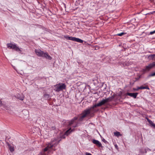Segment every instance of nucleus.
<instances>
[{
    "label": "nucleus",
    "mask_w": 155,
    "mask_h": 155,
    "mask_svg": "<svg viewBox=\"0 0 155 155\" xmlns=\"http://www.w3.org/2000/svg\"><path fill=\"white\" fill-rule=\"evenodd\" d=\"M92 142L95 144H96L97 146L98 147H101V144L100 142L99 141L93 139L92 140Z\"/></svg>",
    "instance_id": "9d476101"
},
{
    "label": "nucleus",
    "mask_w": 155,
    "mask_h": 155,
    "mask_svg": "<svg viewBox=\"0 0 155 155\" xmlns=\"http://www.w3.org/2000/svg\"><path fill=\"white\" fill-rule=\"evenodd\" d=\"M61 140H58L56 138L54 139L51 141L47 145V146L41 151L38 155H48V153L52 150H55L54 147L57 145Z\"/></svg>",
    "instance_id": "f03ea898"
},
{
    "label": "nucleus",
    "mask_w": 155,
    "mask_h": 155,
    "mask_svg": "<svg viewBox=\"0 0 155 155\" xmlns=\"http://www.w3.org/2000/svg\"><path fill=\"white\" fill-rule=\"evenodd\" d=\"M64 37L67 40H71L80 43H82L83 42V40L75 37H72L71 36H69L68 35H65L64 36Z\"/></svg>",
    "instance_id": "0eeeda50"
},
{
    "label": "nucleus",
    "mask_w": 155,
    "mask_h": 155,
    "mask_svg": "<svg viewBox=\"0 0 155 155\" xmlns=\"http://www.w3.org/2000/svg\"><path fill=\"white\" fill-rule=\"evenodd\" d=\"M147 150V151H150V150L149 148H146L145 149V150Z\"/></svg>",
    "instance_id": "5701e85b"
},
{
    "label": "nucleus",
    "mask_w": 155,
    "mask_h": 155,
    "mask_svg": "<svg viewBox=\"0 0 155 155\" xmlns=\"http://www.w3.org/2000/svg\"><path fill=\"white\" fill-rule=\"evenodd\" d=\"M106 142V141L104 139V142Z\"/></svg>",
    "instance_id": "2f4dec72"
},
{
    "label": "nucleus",
    "mask_w": 155,
    "mask_h": 155,
    "mask_svg": "<svg viewBox=\"0 0 155 155\" xmlns=\"http://www.w3.org/2000/svg\"><path fill=\"white\" fill-rule=\"evenodd\" d=\"M115 147L116 149H118V146H117V144H116L115 145Z\"/></svg>",
    "instance_id": "393cba45"
},
{
    "label": "nucleus",
    "mask_w": 155,
    "mask_h": 155,
    "mask_svg": "<svg viewBox=\"0 0 155 155\" xmlns=\"http://www.w3.org/2000/svg\"><path fill=\"white\" fill-rule=\"evenodd\" d=\"M2 101L0 99V106H1L2 105Z\"/></svg>",
    "instance_id": "cd10ccee"
},
{
    "label": "nucleus",
    "mask_w": 155,
    "mask_h": 155,
    "mask_svg": "<svg viewBox=\"0 0 155 155\" xmlns=\"http://www.w3.org/2000/svg\"><path fill=\"white\" fill-rule=\"evenodd\" d=\"M139 88H140V89H147L148 90L150 89L147 86H145V87L142 86L140 87Z\"/></svg>",
    "instance_id": "dca6fc26"
},
{
    "label": "nucleus",
    "mask_w": 155,
    "mask_h": 155,
    "mask_svg": "<svg viewBox=\"0 0 155 155\" xmlns=\"http://www.w3.org/2000/svg\"><path fill=\"white\" fill-rule=\"evenodd\" d=\"M78 118L77 117H74L73 119L69 122V125L71 127L65 133L64 135L61 137V138H64L65 137V135H68L70 133L73 131L74 128L77 127L78 126V124L75 121Z\"/></svg>",
    "instance_id": "7ed1b4c3"
},
{
    "label": "nucleus",
    "mask_w": 155,
    "mask_h": 155,
    "mask_svg": "<svg viewBox=\"0 0 155 155\" xmlns=\"http://www.w3.org/2000/svg\"><path fill=\"white\" fill-rule=\"evenodd\" d=\"M35 52L36 54L38 56L45 57L49 60L51 59V57L48 54L47 52L45 53L40 49H35Z\"/></svg>",
    "instance_id": "20e7f679"
},
{
    "label": "nucleus",
    "mask_w": 155,
    "mask_h": 155,
    "mask_svg": "<svg viewBox=\"0 0 155 155\" xmlns=\"http://www.w3.org/2000/svg\"><path fill=\"white\" fill-rule=\"evenodd\" d=\"M114 134L115 136L117 137L121 136V134H120V133L118 131H116L114 132Z\"/></svg>",
    "instance_id": "4468645a"
},
{
    "label": "nucleus",
    "mask_w": 155,
    "mask_h": 155,
    "mask_svg": "<svg viewBox=\"0 0 155 155\" xmlns=\"http://www.w3.org/2000/svg\"><path fill=\"white\" fill-rule=\"evenodd\" d=\"M114 97L113 96L108 97L106 99H104L106 103L107 102L111 101L114 98Z\"/></svg>",
    "instance_id": "9b49d317"
},
{
    "label": "nucleus",
    "mask_w": 155,
    "mask_h": 155,
    "mask_svg": "<svg viewBox=\"0 0 155 155\" xmlns=\"http://www.w3.org/2000/svg\"><path fill=\"white\" fill-rule=\"evenodd\" d=\"M155 33V30L150 32L149 35H152Z\"/></svg>",
    "instance_id": "412c9836"
},
{
    "label": "nucleus",
    "mask_w": 155,
    "mask_h": 155,
    "mask_svg": "<svg viewBox=\"0 0 155 155\" xmlns=\"http://www.w3.org/2000/svg\"><path fill=\"white\" fill-rule=\"evenodd\" d=\"M155 66V62H153L149 64L148 66H146L145 68V70L146 71H149Z\"/></svg>",
    "instance_id": "1a4fd4ad"
},
{
    "label": "nucleus",
    "mask_w": 155,
    "mask_h": 155,
    "mask_svg": "<svg viewBox=\"0 0 155 155\" xmlns=\"http://www.w3.org/2000/svg\"><path fill=\"white\" fill-rule=\"evenodd\" d=\"M140 87H137V88L136 89H134V91H137L139 89H140Z\"/></svg>",
    "instance_id": "4be33fe9"
},
{
    "label": "nucleus",
    "mask_w": 155,
    "mask_h": 155,
    "mask_svg": "<svg viewBox=\"0 0 155 155\" xmlns=\"http://www.w3.org/2000/svg\"><path fill=\"white\" fill-rule=\"evenodd\" d=\"M149 123L151 126L155 128V124L152 121H150Z\"/></svg>",
    "instance_id": "f3484780"
},
{
    "label": "nucleus",
    "mask_w": 155,
    "mask_h": 155,
    "mask_svg": "<svg viewBox=\"0 0 155 155\" xmlns=\"http://www.w3.org/2000/svg\"><path fill=\"white\" fill-rule=\"evenodd\" d=\"M23 112H26V113H28V111L26 110H24L23 111Z\"/></svg>",
    "instance_id": "7c9ffc66"
},
{
    "label": "nucleus",
    "mask_w": 155,
    "mask_h": 155,
    "mask_svg": "<svg viewBox=\"0 0 155 155\" xmlns=\"http://www.w3.org/2000/svg\"><path fill=\"white\" fill-rule=\"evenodd\" d=\"M54 90L56 92H59L65 89L66 86L64 83H59L54 85Z\"/></svg>",
    "instance_id": "39448f33"
},
{
    "label": "nucleus",
    "mask_w": 155,
    "mask_h": 155,
    "mask_svg": "<svg viewBox=\"0 0 155 155\" xmlns=\"http://www.w3.org/2000/svg\"><path fill=\"white\" fill-rule=\"evenodd\" d=\"M44 97L45 99H48L50 98V96L49 94H45L44 95Z\"/></svg>",
    "instance_id": "2eb2a0df"
},
{
    "label": "nucleus",
    "mask_w": 155,
    "mask_h": 155,
    "mask_svg": "<svg viewBox=\"0 0 155 155\" xmlns=\"http://www.w3.org/2000/svg\"><path fill=\"white\" fill-rule=\"evenodd\" d=\"M149 56L152 59L155 60V54H151Z\"/></svg>",
    "instance_id": "a211bd4d"
},
{
    "label": "nucleus",
    "mask_w": 155,
    "mask_h": 155,
    "mask_svg": "<svg viewBox=\"0 0 155 155\" xmlns=\"http://www.w3.org/2000/svg\"><path fill=\"white\" fill-rule=\"evenodd\" d=\"M155 13V11H153L152 12V13Z\"/></svg>",
    "instance_id": "473e14b6"
},
{
    "label": "nucleus",
    "mask_w": 155,
    "mask_h": 155,
    "mask_svg": "<svg viewBox=\"0 0 155 155\" xmlns=\"http://www.w3.org/2000/svg\"><path fill=\"white\" fill-rule=\"evenodd\" d=\"M122 95V92H120V93L119 94V96H121Z\"/></svg>",
    "instance_id": "a878e982"
},
{
    "label": "nucleus",
    "mask_w": 155,
    "mask_h": 155,
    "mask_svg": "<svg viewBox=\"0 0 155 155\" xmlns=\"http://www.w3.org/2000/svg\"><path fill=\"white\" fill-rule=\"evenodd\" d=\"M13 68L17 72L18 71H17V70H16V68L15 67V66H13Z\"/></svg>",
    "instance_id": "c85d7f7f"
},
{
    "label": "nucleus",
    "mask_w": 155,
    "mask_h": 155,
    "mask_svg": "<svg viewBox=\"0 0 155 155\" xmlns=\"http://www.w3.org/2000/svg\"><path fill=\"white\" fill-rule=\"evenodd\" d=\"M85 155H92L91 153H88V152H86V153H85Z\"/></svg>",
    "instance_id": "b1692460"
},
{
    "label": "nucleus",
    "mask_w": 155,
    "mask_h": 155,
    "mask_svg": "<svg viewBox=\"0 0 155 155\" xmlns=\"http://www.w3.org/2000/svg\"><path fill=\"white\" fill-rule=\"evenodd\" d=\"M145 153H147V150H145Z\"/></svg>",
    "instance_id": "72a5a7b5"
},
{
    "label": "nucleus",
    "mask_w": 155,
    "mask_h": 155,
    "mask_svg": "<svg viewBox=\"0 0 155 155\" xmlns=\"http://www.w3.org/2000/svg\"><path fill=\"white\" fill-rule=\"evenodd\" d=\"M7 47L10 49H12L15 50V51L18 52H21L22 51L21 48H19L17 46V45L13 44L12 43H8L7 44Z\"/></svg>",
    "instance_id": "423d86ee"
},
{
    "label": "nucleus",
    "mask_w": 155,
    "mask_h": 155,
    "mask_svg": "<svg viewBox=\"0 0 155 155\" xmlns=\"http://www.w3.org/2000/svg\"><path fill=\"white\" fill-rule=\"evenodd\" d=\"M125 33L124 32H122L121 33H119L117 34V35L119 36H122L123 35L125 34Z\"/></svg>",
    "instance_id": "aec40b11"
},
{
    "label": "nucleus",
    "mask_w": 155,
    "mask_h": 155,
    "mask_svg": "<svg viewBox=\"0 0 155 155\" xmlns=\"http://www.w3.org/2000/svg\"><path fill=\"white\" fill-rule=\"evenodd\" d=\"M51 129L52 130H54L55 129V127H51Z\"/></svg>",
    "instance_id": "c756f323"
},
{
    "label": "nucleus",
    "mask_w": 155,
    "mask_h": 155,
    "mask_svg": "<svg viewBox=\"0 0 155 155\" xmlns=\"http://www.w3.org/2000/svg\"><path fill=\"white\" fill-rule=\"evenodd\" d=\"M155 76V72L149 74L148 76V77H150L153 76Z\"/></svg>",
    "instance_id": "6ab92c4d"
},
{
    "label": "nucleus",
    "mask_w": 155,
    "mask_h": 155,
    "mask_svg": "<svg viewBox=\"0 0 155 155\" xmlns=\"http://www.w3.org/2000/svg\"><path fill=\"white\" fill-rule=\"evenodd\" d=\"M106 104L104 99H103L100 102L92 106L85 110L82 111L81 114L78 117V120L79 121H82L84 119L89 115L92 114L97 111L94 108L97 107H100Z\"/></svg>",
    "instance_id": "f257e3e1"
},
{
    "label": "nucleus",
    "mask_w": 155,
    "mask_h": 155,
    "mask_svg": "<svg viewBox=\"0 0 155 155\" xmlns=\"http://www.w3.org/2000/svg\"><path fill=\"white\" fill-rule=\"evenodd\" d=\"M8 148L11 152H12L14 150V147L12 145L8 144Z\"/></svg>",
    "instance_id": "ddd939ff"
},
{
    "label": "nucleus",
    "mask_w": 155,
    "mask_h": 155,
    "mask_svg": "<svg viewBox=\"0 0 155 155\" xmlns=\"http://www.w3.org/2000/svg\"><path fill=\"white\" fill-rule=\"evenodd\" d=\"M138 94V93H130L127 92L124 94L123 96L125 97H126L127 95L129 96L134 98H136Z\"/></svg>",
    "instance_id": "6e6552de"
},
{
    "label": "nucleus",
    "mask_w": 155,
    "mask_h": 155,
    "mask_svg": "<svg viewBox=\"0 0 155 155\" xmlns=\"http://www.w3.org/2000/svg\"><path fill=\"white\" fill-rule=\"evenodd\" d=\"M18 99L22 101L24 99V97L23 95L21 96L20 94H18L15 96Z\"/></svg>",
    "instance_id": "f8f14e48"
},
{
    "label": "nucleus",
    "mask_w": 155,
    "mask_h": 155,
    "mask_svg": "<svg viewBox=\"0 0 155 155\" xmlns=\"http://www.w3.org/2000/svg\"><path fill=\"white\" fill-rule=\"evenodd\" d=\"M147 121L149 122V123L150 122V121H151L148 118L147 119Z\"/></svg>",
    "instance_id": "bb28decb"
}]
</instances>
